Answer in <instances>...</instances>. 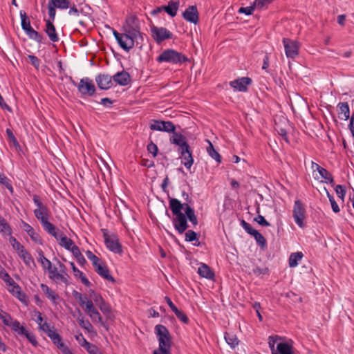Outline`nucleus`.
I'll return each mask as SVG.
<instances>
[{
  "instance_id": "obj_51",
  "label": "nucleus",
  "mask_w": 354,
  "mask_h": 354,
  "mask_svg": "<svg viewBox=\"0 0 354 354\" xmlns=\"http://www.w3.org/2000/svg\"><path fill=\"white\" fill-rule=\"evenodd\" d=\"M252 273L256 276H260L261 274H263V275L268 274L269 269L267 267L261 268V267L257 266L252 269Z\"/></svg>"
},
{
  "instance_id": "obj_21",
  "label": "nucleus",
  "mask_w": 354,
  "mask_h": 354,
  "mask_svg": "<svg viewBox=\"0 0 354 354\" xmlns=\"http://www.w3.org/2000/svg\"><path fill=\"white\" fill-rule=\"evenodd\" d=\"M56 236H53L57 241H59V244L64 247L66 250H70L71 248L74 247L75 243L73 241L68 239L62 232H60L58 228L55 229Z\"/></svg>"
},
{
  "instance_id": "obj_15",
  "label": "nucleus",
  "mask_w": 354,
  "mask_h": 354,
  "mask_svg": "<svg viewBox=\"0 0 354 354\" xmlns=\"http://www.w3.org/2000/svg\"><path fill=\"white\" fill-rule=\"evenodd\" d=\"M10 328L17 335L25 336L34 346H37L38 343L35 335L26 330L24 326H21L20 322L18 320L15 319V322L12 324Z\"/></svg>"
},
{
  "instance_id": "obj_54",
  "label": "nucleus",
  "mask_w": 354,
  "mask_h": 354,
  "mask_svg": "<svg viewBox=\"0 0 354 354\" xmlns=\"http://www.w3.org/2000/svg\"><path fill=\"white\" fill-rule=\"evenodd\" d=\"M255 8V5L252 3L250 6L248 7H241L238 12L239 13L245 14V15H250L252 14Z\"/></svg>"
},
{
  "instance_id": "obj_52",
  "label": "nucleus",
  "mask_w": 354,
  "mask_h": 354,
  "mask_svg": "<svg viewBox=\"0 0 354 354\" xmlns=\"http://www.w3.org/2000/svg\"><path fill=\"white\" fill-rule=\"evenodd\" d=\"M272 0H254L253 2L254 5H255V8L259 10H263L265 8L268 4L272 2Z\"/></svg>"
},
{
  "instance_id": "obj_55",
  "label": "nucleus",
  "mask_w": 354,
  "mask_h": 354,
  "mask_svg": "<svg viewBox=\"0 0 354 354\" xmlns=\"http://www.w3.org/2000/svg\"><path fill=\"white\" fill-rule=\"evenodd\" d=\"M185 241L187 242H192L195 240H197V234L192 230H189L185 232Z\"/></svg>"
},
{
  "instance_id": "obj_62",
  "label": "nucleus",
  "mask_w": 354,
  "mask_h": 354,
  "mask_svg": "<svg viewBox=\"0 0 354 354\" xmlns=\"http://www.w3.org/2000/svg\"><path fill=\"white\" fill-rule=\"evenodd\" d=\"M89 317L93 322H97L99 323H102V318L100 314V313L95 309L94 312L89 315Z\"/></svg>"
},
{
  "instance_id": "obj_46",
  "label": "nucleus",
  "mask_w": 354,
  "mask_h": 354,
  "mask_svg": "<svg viewBox=\"0 0 354 354\" xmlns=\"http://www.w3.org/2000/svg\"><path fill=\"white\" fill-rule=\"evenodd\" d=\"M132 36H133V40L134 41V45L135 44H136L137 46L140 45V48H141L143 45L145 34L141 32V31H139L138 32H136L134 35H132Z\"/></svg>"
},
{
  "instance_id": "obj_40",
  "label": "nucleus",
  "mask_w": 354,
  "mask_h": 354,
  "mask_svg": "<svg viewBox=\"0 0 354 354\" xmlns=\"http://www.w3.org/2000/svg\"><path fill=\"white\" fill-rule=\"evenodd\" d=\"M252 236L254 238L257 243L260 246L262 250L267 248V241L265 237L257 230L253 234Z\"/></svg>"
},
{
  "instance_id": "obj_22",
  "label": "nucleus",
  "mask_w": 354,
  "mask_h": 354,
  "mask_svg": "<svg viewBox=\"0 0 354 354\" xmlns=\"http://www.w3.org/2000/svg\"><path fill=\"white\" fill-rule=\"evenodd\" d=\"M113 80L117 84L124 86L131 83V77L128 72L123 70L120 72L116 73L114 75H113Z\"/></svg>"
},
{
  "instance_id": "obj_8",
  "label": "nucleus",
  "mask_w": 354,
  "mask_h": 354,
  "mask_svg": "<svg viewBox=\"0 0 354 354\" xmlns=\"http://www.w3.org/2000/svg\"><path fill=\"white\" fill-rule=\"evenodd\" d=\"M102 232L106 248L115 254H122V246L120 243L118 236L114 234H109L106 230H102Z\"/></svg>"
},
{
  "instance_id": "obj_20",
  "label": "nucleus",
  "mask_w": 354,
  "mask_h": 354,
  "mask_svg": "<svg viewBox=\"0 0 354 354\" xmlns=\"http://www.w3.org/2000/svg\"><path fill=\"white\" fill-rule=\"evenodd\" d=\"M113 76L109 74H99L95 77V82L102 90H107L113 86Z\"/></svg>"
},
{
  "instance_id": "obj_11",
  "label": "nucleus",
  "mask_w": 354,
  "mask_h": 354,
  "mask_svg": "<svg viewBox=\"0 0 354 354\" xmlns=\"http://www.w3.org/2000/svg\"><path fill=\"white\" fill-rule=\"evenodd\" d=\"M71 82L77 87L78 91L83 95L92 96L95 93L96 88L93 81L88 77H84L80 80L77 84L71 77Z\"/></svg>"
},
{
  "instance_id": "obj_23",
  "label": "nucleus",
  "mask_w": 354,
  "mask_h": 354,
  "mask_svg": "<svg viewBox=\"0 0 354 354\" xmlns=\"http://www.w3.org/2000/svg\"><path fill=\"white\" fill-rule=\"evenodd\" d=\"M94 268L95 271L104 279H106L112 283L115 282V279L110 274L108 267L104 263H101Z\"/></svg>"
},
{
  "instance_id": "obj_4",
  "label": "nucleus",
  "mask_w": 354,
  "mask_h": 354,
  "mask_svg": "<svg viewBox=\"0 0 354 354\" xmlns=\"http://www.w3.org/2000/svg\"><path fill=\"white\" fill-rule=\"evenodd\" d=\"M155 333L159 342V347L153 352V354H171L170 334L168 329L163 325L158 324L155 326Z\"/></svg>"
},
{
  "instance_id": "obj_38",
  "label": "nucleus",
  "mask_w": 354,
  "mask_h": 354,
  "mask_svg": "<svg viewBox=\"0 0 354 354\" xmlns=\"http://www.w3.org/2000/svg\"><path fill=\"white\" fill-rule=\"evenodd\" d=\"M48 337L50 338L54 344L57 346V347L60 349L62 347H64L65 345L62 342V337L55 330L53 332H50V334H48Z\"/></svg>"
},
{
  "instance_id": "obj_13",
  "label": "nucleus",
  "mask_w": 354,
  "mask_h": 354,
  "mask_svg": "<svg viewBox=\"0 0 354 354\" xmlns=\"http://www.w3.org/2000/svg\"><path fill=\"white\" fill-rule=\"evenodd\" d=\"M122 31L131 35L140 31V23L138 17L134 15L128 16L122 26Z\"/></svg>"
},
{
  "instance_id": "obj_14",
  "label": "nucleus",
  "mask_w": 354,
  "mask_h": 354,
  "mask_svg": "<svg viewBox=\"0 0 354 354\" xmlns=\"http://www.w3.org/2000/svg\"><path fill=\"white\" fill-rule=\"evenodd\" d=\"M151 36L157 44H160L166 39L173 38V33L164 27H151Z\"/></svg>"
},
{
  "instance_id": "obj_63",
  "label": "nucleus",
  "mask_w": 354,
  "mask_h": 354,
  "mask_svg": "<svg viewBox=\"0 0 354 354\" xmlns=\"http://www.w3.org/2000/svg\"><path fill=\"white\" fill-rule=\"evenodd\" d=\"M54 277V281L58 283L59 281L64 283L66 285L68 284V279L62 274H56L55 275H53Z\"/></svg>"
},
{
  "instance_id": "obj_31",
  "label": "nucleus",
  "mask_w": 354,
  "mask_h": 354,
  "mask_svg": "<svg viewBox=\"0 0 354 354\" xmlns=\"http://www.w3.org/2000/svg\"><path fill=\"white\" fill-rule=\"evenodd\" d=\"M304 254L301 252L292 253L288 259V264L290 268H295L298 266V262L303 258Z\"/></svg>"
},
{
  "instance_id": "obj_26",
  "label": "nucleus",
  "mask_w": 354,
  "mask_h": 354,
  "mask_svg": "<svg viewBox=\"0 0 354 354\" xmlns=\"http://www.w3.org/2000/svg\"><path fill=\"white\" fill-rule=\"evenodd\" d=\"M183 205H184L183 209L187 216V221L189 220L194 226L196 225L198 219L194 209L188 203H183Z\"/></svg>"
},
{
  "instance_id": "obj_1",
  "label": "nucleus",
  "mask_w": 354,
  "mask_h": 354,
  "mask_svg": "<svg viewBox=\"0 0 354 354\" xmlns=\"http://www.w3.org/2000/svg\"><path fill=\"white\" fill-rule=\"evenodd\" d=\"M32 200L34 204L37 206V208L33 212L35 216L48 234L52 236H56L55 229L57 227L48 221L51 216L49 208L41 201L40 197L38 195H34Z\"/></svg>"
},
{
  "instance_id": "obj_57",
  "label": "nucleus",
  "mask_w": 354,
  "mask_h": 354,
  "mask_svg": "<svg viewBox=\"0 0 354 354\" xmlns=\"http://www.w3.org/2000/svg\"><path fill=\"white\" fill-rule=\"evenodd\" d=\"M335 192L337 196L344 200V198L346 195V187L344 185H338L335 187Z\"/></svg>"
},
{
  "instance_id": "obj_12",
  "label": "nucleus",
  "mask_w": 354,
  "mask_h": 354,
  "mask_svg": "<svg viewBox=\"0 0 354 354\" xmlns=\"http://www.w3.org/2000/svg\"><path fill=\"white\" fill-rule=\"evenodd\" d=\"M306 209L300 200H296L293 206V218L296 224L303 228L305 227Z\"/></svg>"
},
{
  "instance_id": "obj_47",
  "label": "nucleus",
  "mask_w": 354,
  "mask_h": 354,
  "mask_svg": "<svg viewBox=\"0 0 354 354\" xmlns=\"http://www.w3.org/2000/svg\"><path fill=\"white\" fill-rule=\"evenodd\" d=\"M51 3L58 6L59 9H67L70 6V0H49Z\"/></svg>"
},
{
  "instance_id": "obj_56",
  "label": "nucleus",
  "mask_w": 354,
  "mask_h": 354,
  "mask_svg": "<svg viewBox=\"0 0 354 354\" xmlns=\"http://www.w3.org/2000/svg\"><path fill=\"white\" fill-rule=\"evenodd\" d=\"M147 151L149 153H151L153 157H156L158 155V148L157 145L151 141L147 147Z\"/></svg>"
},
{
  "instance_id": "obj_33",
  "label": "nucleus",
  "mask_w": 354,
  "mask_h": 354,
  "mask_svg": "<svg viewBox=\"0 0 354 354\" xmlns=\"http://www.w3.org/2000/svg\"><path fill=\"white\" fill-rule=\"evenodd\" d=\"M79 313V317L77 318V322L81 327L86 330L88 333H91L93 330V327L92 324L90 323L88 320H84V318L80 312V310H78Z\"/></svg>"
},
{
  "instance_id": "obj_59",
  "label": "nucleus",
  "mask_w": 354,
  "mask_h": 354,
  "mask_svg": "<svg viewBox=\"0 0 354 354\" xmlns=\"http://www.w3.org/2000/svg\"><path fill=\"white\" fill-rule=\"evenodd\" d=\"M95 308L91 300L87 301L84 308L85 313L89 316L90 314L93 313L95 310Z\"/></svg>"
},
{
  "instance_id": "obj_60",
  "label": "nucleus",
  "mask_w": 354,
  "mask_h": 354,
  "mask_svg": "<svg viewBox=\"0 0 354 354\" xmlns=\"http://www.w3.org/2000/svg\"><path fill=\"white\" fill-rule=\"evenodd\" d=\"M254 220L256 222H257L260 225L266 227L270 225V223L268 222L264 218V216H263L262 215L259 214L257 217L254 218Z\"/></svg>"
},
{
  "instance_id": "obj_16",
  "label": "nucleus",
  "mask_w": 354,
  "mask_h": 354,
  "mask_svg": "<svg viewBox=\"0 0 354 354\" xmlns=\"http://www.w3.org/2000/svg\"><path fill=\"white\" fill-rule=\"evenodd\" d=\"M149 127L153 131L172 133L171 136L174 134H181L175 131L176 127L171 121L153 120V123L151 124Z\"/></svg>"
},
{
  "instance_id": "obj_2",
  "label": "nucleus",
  "mask_w": 354,
  "mask_h": 354,
  "mask_svg": "<svg viewBox=\"0 0 354 354\" xmlns=\"http://www.w3.org/2000/svg\"><path fill=\"white\" fill-rule=\"evenodd\" d=\"M169 198V208L172 212L174 218L172 219V223L175 230L179 233L183 234L188 228L189 225L187 221L186 215L181 212L184 207V205L181 202L173 198Z\"/></svg>"
},
{
  "instance_id": "obj_64",
  "label": "nucleus",
  "mask_w": 354,
  "mask_h": 354,
  "mask_svg": "<svg viewBox=\"0 0 354 354\" xmlns=\"http://www.w3.org/2000/svg\"><path fill=\"white\" fill-rule=\"evenodd\" d=\"M69 11H68V15H71V16H75V17H78L79 16V10L80 9H78L77 8V6L75 4H73L71 5L70 3V6H69Z\"/></svg>"
},
{
  "instance_id": "obj_29",
  "label": "nucleus",
  "mask_w": 354,
  "mask_h": 354,
  "mask_svg": "<svg viewBox=\"0 0 354 354\" xmlns=\"http://www.w3.org/2000/svg\"><path fill=\"white\" fill-rule=\"evenodd\" d=\"M337 108L339 115H344V117L339 116L341 120H347L350 118V109L348 102H339Z\"/></svg>"
},
{
  "instance_id": "obj_10",
  "label": "nucleus",
  "mask_w": 354,
  "mask_h": 354,
  "mask_svg": "<svg viewBox=\"0 0 354 354\" xmlns=\"http://www.w3.org/2000/svg\"><path fill=\"white\" fill-rule=\"evenodd\" d=\"M113 35L120 47L124 51L129 52L134 47L133 36L130 34L125 32L119 33L117 30L113 29Z\"/></svg>"
},
{
  "instance_id": "obj_3",
  "label": "nucleus",
  "mask_w": 354,
  "mask_h": 354,
  "mask_svg": "<svg viewBox=\"0 0 354 354\" xmlns=\"http://www.w3.org/2000/svg\"><path fill=\"white\" fill-rule=\"evenodd\" d=\"M169 140L171 143L178 146V151L183 158L182 163L189 170L194 163V158L187 138L183 134H174Z\"/></svg>"
},
{
  "instance_id": "obj_19",
  "label": "nucleus",
  "mask_w": 354,
  "mask_h": 354,
  "mask_svg": "<svg viewBox=\"0 0 354 354\" xmlns=\"http://www.w3.org/2000/svg\"><path fill=\"white\" fill-rule=\"evenodd\" d=\"M183 17L185 20L194 24H197L199 21V16L196 6H189L183 12Z\"/></svg>"
},
{
  "instance_id": "obj_35",
  "label": "nucleus",
  "mask_w": 354,
  "mask_h": 354,
  "mask_svg": "<svg viewBox=\"0 0 354 354\" xmlns=\"http://www.w3.org/2000/svg\"><path fill=\"white\" fill-rule=\"evenodd\" d=\"M82 347L84 348L89 354H103L99 348L87 340H84Z\"/></svg>"
},
{
  "instance_id": "obj_50",
  "label": "nucleus",
  "mask_w": 354,
  "mask_h": 354,
  "mask_svg": "<svg viewBox=\"0 0 354 354\" xmlns=\"http://www.w3.org/2000/svg\"><path fill=\"white\" fill-rule=\"evenodd\" d=\"M0 183L3 185L11 192L13 191V187L10 184V180L3 174H0Z\"/></svg>"
},
{
  "instance_id": "obj_5",
  "label": "nucleus",
  "mask_w": 354,
  "mask_h": 354,
  "mask_svg": "<svg viewBox=\"0 0 354 354\" xmlns=\"http://www.w3.org/2000/svg\"><path fill=\"white\" fill-rule=\"evenodd\" d=\"M158 63L167 62L174 65H182L189 61V58L180 52L171 48L164 50L157 57Z\"/></svg>"
},
{
  "instance_id": "obj_39",
  "label": "nucleus",
  "mask_w": 354,
  "mask_h": 354,
  "mask_svg": "<svg viewBox=\"0 0 354 354\" xmlns=\"http://www.w3.org/2000/svg\"><path fill=\"white\" fill-rule=\"evenodd\" d=\"M37 253L39 255L38 261L41 263L43 269L46 270V269H51V262L47 258L45 257L43 251L39 249L37 250Z\"/></svg>"
},
{
  "instance_id": "obj_42",
  "label": "nucleus",
  "mask_w": 354,
  "mask_h": 354,
  "mask_svg": "<svg viewBox=\"0 0 354 354\" xmlns=\"http://www.w3.org/2000/svg\"><path fill=\"white\" fill-rule=\"evenodd\" d=\"M0 278L6 283V286H11L15 283V281L11 278L8 272L0 266Z\"/></svg>"
},
{
  "instance_id": "obj_49",
  "label": "nucleus",
  "mask_w": 354,
  "mask_h": 354,
  "mask_svg": "<svg viewBox=\"0 0 354 354\" xmlns=\"http://www.w3.org/2000/svg\"><path fill=\"white\" fill-rule=\"evenodd\" d=\"M174 313H175L178 319H180L183 323L186 324L189 323V319L184 312L180 310L179 309H177Z\"/></svg>"
},
{
  "instance_id": "obj_32",
  "label": "nucleus",
  "mask_w": 354,
  "mask_h": 354,
  "mask_svg": "<svg viewBox=\"0 0 354 354\" xmlns=\"http://www.w3.org/2000/svg\"><path fill=\"white\" fill-rule=\"evenodd\" d=\"M41 288L43 292L45 293L46 297L50 299L53 303H56V300L59 299L58 295H57L53 290H52L47 285L41 283Z\"/></svg>"
},
{
  "instance_id": "obj_25",
  "label": "nucleus",
  "mask_w": 354,
  "mask_h": 354,
  "mask_svg": "<svg viewBox=\"0 0 354 354\" xmlns=\"http://www.w3.org/2000/svg\"><path fill=\"white\" fill-rule=\"evenodd\" d=\"M22 224L24 231H26L28 233L31 239L35 243L42 244V240L41 236H39V234L35 232L32 227H31L28 223L24 221L22 222Z\"/></svg>"
},
{
  "instance_id": "obj_53",
  "label": "nucleus",
  "mask_w": 354,
  "mask_h": 354,
  "mask_svg": "<svg viewBox=\"0 0 354 354\" xmlns=\"http://www.w3.org/2000/svg\"><path fill=\"white\" fill-rule=\"evenodd\" d=\"M241 225L245 230V231L251 236H252L253 234L257 231V230L254 229L252 225L247 223L245 220H242L241 221Z\"/></svg>"
},
{
  "instance_id": "obj_9",
  "label": "nucleus",
  "mask_w": 354,
  "mask_h": 354,
  "mask_svg": "<svg viewBox=\"0 0 354 354\" xmlns=\"http://www.w3.org/2000/svg\"><path fill=\"white\" fill-rule=\"evenodd\" d=\"M113 35L120 47L124 51L129 52L134 47L133 36L130 34L125 32L119 33L117 30L113 29Z\"/></svg>"
},
{
  "instance_id": "obj_61",
  "label": "nucleus",
  "mask_w": 354,
  "mask_h": 354,
  "mask_svg": "<svg viewBox=\"0 0 354 354\" xmlns=\"http://www.w3.org/2000/svg\"><path fill=\"white\" fill-rule=\"evenodd\" d=\"M276 129L278 132V133L283 138V139L286 142H288V137L287 131L286 129L282 128L277 125Z\"/></svg>"
},
{
  "instance_id": "obj_44",
  "label": "nucleus",
  "mask_w": 354,
  "mask_h": 354,
  "mask_svg": "<svg viewBox=\"0 0 354 354\" xmlns=\"http://www.w3.org/2000/svg\"><path fill=\"white\" fill-rule=\"evenodd\" d=\"M56 8H58V6L51 3L50 1L48 4V19L51 20V22H53L55 19L56 15Z\"/></svg>"
},
{
  "instance_id": "obj_41",
  "label": "nucleus",
  "mask_w": 354,
  "mask_h": 354,
  "mask_svg": "<svg viewBox=\"0 0 354 354\" xmlns=\"http://www.w3.org/2000/svg\"><path fill=\"white\" fill-rule=\"evenodd\" d=\"M0 319H1L3 324L7 326L11 327L15 320L10 316V315L2 310H0Z\"/></svg>"
},
{
  "instance_id": "obj_34",
  "label": "nucleus",
  "mask_w": 354,
  "mask_h": 354,
  "mask_svg": "<svg viewBox=\"0 0 354 354\" xmlns=\"http://www.w3.org/2000/svg\"><path fill=\"white\" fill-rule=\"evenodd\" d=\"M225 339L227 344L230 346L231 348H234L236 346H238L239 343V340L238 339L236 335L232 333H225Z\"/></svg>"
},
{
  "instance_id": "obj_17",
  "label": "nucleus",
  "mask_w": 354,
  "mask_h": 354,
  "mask_svg": "<svg viewBox=\"0 0 354 354\" xmlns=\"http://www.w3.org/2000/svg\"><path fill=\"white\" fill-rule=\"evenodd\" d=\"M283 44L287 57L294 59L298 55L300 48L298 41L288 38H283Z\"/></svg>"
},
{
  "instance_id": "obj_58",
  "label": "nucleus",
  "mask_w": 354,
  "mask_h": 354,
  "mask_svg": "<svg viewBox=\"0 0 354 354\" xmlns=\"http://www.w3.org/2000/svg\"><path fill=\"white\" fill-rule=\"evenodd\" d=\"M99 308L104 314L108 315L111 313V307L104 300L100 303Z\"/></svg>"
},
{
  "instance_id": "obj_30",
  "label": "nucleus",
  "mask_w": 354,
  "mask_h": 354,
  "mask_svg": "<svg viewBox=\"0 0 354 354\" xmlns=\"http://www.w3.org/2000/svg\"><path fill=\"white\" fill-rule=\"evenodd\" d=\"M12 230L6 220L0 214V234L3 236L12 235Z\"/></svg>"
},
{
  "instance_id": "obj_7",
  "label": "nucleus",
  "mask_w": 354,
  "mask_h": 354,
  "mask_svg": "<svg viewBox=\"0 0 354 354\" xmlns=\"http://www.w3.org/2000/svg\"><path fill=\"white\" fill-rule=\"evenodd\" d=\"M20 18H21V26L23 30L26 32L27 36L31 39L37 41V43H41L43 39V36L33 29L31 26L30 21L27 15V14L21 10L19 12Z\"/></svg>"
},
{
  "instance_id": "obj_43",
  "label": "nucleus",
  "mask_w": 354,
  "mask_h": 354,
  "mask_svg": "<svg viewBox=\"0 0 354 354\" xmlns=\"http://www.w3.org/2000/svg\"><path fill=\"white\" fill-rule=\"evenodd\" d=\"M318 173L321 177L324 179V183L329 184H333L334 183V179L332 174L326 169H319Z\"/></svg>"
},
{
  "instance_id": "obj_36",
  "label": "nucleus",
  "mask_w": 354,
  "mask_h": 354,
  "mask_svg": "<svg viewBox=\"0 0 354 354\" xmlns=\"http://www.w3.org/2000/svg\"><path fill=\"white\" fill-rule=\"evenodd\" d=\"M19 256L24 261V263L30 267L31 264L35 266V263L31 254L26 250H24L21 253L19 254Z\"/></svg>"
},
{
  "instance_id": "obj_18",
  "label": "nucleus",
  "mask_w": 354,
  "mask_h": 354,
  "mask_svg": "<svg viewBox=\"0 0 354 354\" xmlns=\"http://www.w3.org/2000/svg\"><path fill=\"white\" fill-rule=\"evenodd\" d=\"M252 82V81L250 77H243L233 81H230L229 84L234 91L246 92L248 91V86L250 85Z\"/></svg>"
},
{
  "instance_id": "obj_37",
  "label": "nucleus",
  "mask_w": 354,
  "mask_h": 354,
  "mask_svg": "<svg viewBox=\"0 0 354 354\" xmlns=\"http://www.w3.org/2000/svg\"><path fill=\"white\" fill-rule=\"evenodd\" d=\"M209 146L207 147V152L211 158L215 160L218 163L221 162V156L216 151L211 142L208 141Z\"/></svg>"
},
{
  "instance_id": "obj_28",
  "label": "nucleus",
  "mask_w": 354,
  "mask_h": 354,
  "mask_svg": "<svg viewBox=\"0 0 354 354\" xmlns=\"http://www.w3.org/2000/svg\"><path fill=\"white\" fill-rule=\"evenodd\" d=\"M179 6V1H170L167 6H163V9L170 17H174L177 14Z\"/></svg>"
},
{
  "instance_id": "obj_48",
  "label": "nucleus",
  "mask_w": 354,
  "mask_h": 354,
  "mask_svg": "<svg viewBox=\"0 0 354 354\" xmlns=\"http://www.w3.org/2000/svg\"><path fill=\"white\" fill-rule=\"evenodd\" d=\"M6 134L8 136L9 141H10L13 144L15 147L16 149H17V148L20 149V145H19L17 138L14 136V134L12 133V131L11 129H6Z\"/></svg>"
},
{
  "instance_id": "obj_45",
  "label": "nucleus",
  "mask_w": 354,
  "mask_h": 354,
  "mask_svg": "<svg viewBox=\"0 0 354 354\" xmlns=\"http://www.w3.org/2000/svg\"><path fill=\"white\" fill-rule=\"evenodd\" d=\"M86 255L87 258L92 262V264L94 268L102 263L101 259L99 257H97L96 255H95L90 250H87L86 252Z\"/></svg>"
},
{
  "instance_id": "obj_24",
  "label": "nucleus",
  "mask_w": 354,
  "mask_h": 354,
  "mask_svg": "<svg viewBox=\"0 0 354 354\" xmlns=\"http://www.w3.org/2000/svg\"><path fill=\"white\" fill-rule=\"evenodd\" d=\"M46 21L45 32L47 34L49 39L53 42H57L59 40V37L57 34L55 27L53 22L51 20Z\"/></svg>"
},
{
  "instance_id": "obj_27",
  "label": "nucleus",
  "mask_w": 354,
  "mask_h": 354,
  "mask_svg": "<svg viewBox=\"0 0 354 354\" xmlns=\"http://www.w3.org/2000/svg\"><path fill=\"white\" fill-rule=\"evenodd\" d=\"M198 274L201 277L207 279H212L214 277V273L209 266L205 263H201L198 269Z\"/></svg>"
},
{
  "instance_id": "obj_6",
  "label": "nucleus",
  "mask_w": 354,
  "mask_h": 354,
  "mask_svg": "<svg viewBox=\"0 0 354 354\" xmlns=\"http://www.w3.org/2000/svg\"><path fill=\"white\" fill-rule=\"evenodd\" d=\"M281 338L278 335L270 336L268 344L272 354H295L292 341L279 342Z\"/></svg>"
}]
</instances>
